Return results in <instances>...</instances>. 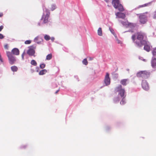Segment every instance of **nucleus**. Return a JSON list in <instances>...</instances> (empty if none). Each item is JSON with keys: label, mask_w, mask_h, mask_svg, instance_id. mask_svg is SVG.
Here are the masks:
<instances>
[{"label": "nucleus", "mask_w": 156, "mask_h": 156, "mask_svg": "<svg viewBox=\"0 0 156 156\" xmlns=\"http://www.w3.org/2000/svg\"><path fill=\"white\" fill-rule=\"evenodd\" d=\"M38 25H39V26H40V23H38Z\"/></svg>", "instance_id": "37998d69"}, {"label": "nucleus", "mask_w": 156, "mask_h": 156, "mask_svg": "<svg viewBox=\"0 0 156 156\" xmlns=\"http://www.w3.org/2000/svg\"><path fill=\"white\" fill-rule=\"evenodd\" d=\"M112 4L114 7L118 9L119 11H123L124 9L122 5L119 3V0H113Z\"/></svg>", "instance_id": "423d86ee"}, {"label": "nucleus", "mask_w": 156, "mask_h": 156, "mask_svg": "<svg viewBox=\"0 0 156 156\" xmlns=\"http://www.w3.org/2000/svg\"><path fill=\"white\" fill-rule=\"evenodd\" d=\"M32 46H31L28 50L27 51V54L30 56H34V57L35 56L34 54L35 53V51L34 48H31Z\"/></svg>", "instance_id": "9b49d317"}, {"label": "nucleus", "mask_w": 156, "mask_h": 156, "mask_svg": "<svg viewBox=\"0 0 156 156\" xmlns=\"http://www.w3.org/2000/svg\"><path fill=\"white\" fill-rule=\"evenodd\" d=\"M126 70H127L128 71V72H129V69H126Z\"/></svg>", "instance_id": "a19ab883"}, {"label": "nucleus", "mask_w": 156, "mask_h": 156, "mask_svg": "<svg viewBox=\"0 0 156 156\" xmlns=\"http://www.w3.org/2000/svg\"><path fill=\"white\" fill-rule=\"evenodd\" d=\"M116 99H117V101L118 100V99H119L118 98H117Z\"/></svg>", "instance_id": "c03bdc74"}, {"label": "nucleus", "mask_w": 156, "mask_h": 156, "mask_svg": "<svg viewBox=\"0 0 156 156\" xmlns=\"http://www.w3.org/2000/svg\"><path fill=\"white\" fill-rule=\"evenodd\" d=\"M151 64L153 68H154L156 66V58H154L152 59Z\"/></svg>", "instance_id": "dca6fc26"}, {"label": "nucleus", "mask_w": 156, "mask_h": 156, "mask_svg": "<svg viewBox=\"0 0 156 156\" xmlns=\"http://www.w3.org/2000/svg\"><path fill=\"white\" fill-rule=\"evenodd\" d=\"M43 12L41 20H43L42 23H46L48 21V19L49 17L50 12L49 10L44 6L43 7Z\"/></svg>", "instance_id": "f03ea898"}, {"label": "nucleus", "mask_w": 156, "mask_h": 156, "mask_svg": "<svg viewBox=\"0 0 156 156\" xmlns=\"http://www.w3.org/2000/svg\"><path fill=\"white\" fill-rule=\"evenodd\" d=\"M93 58H92V57H89V60H92L93 59Z\"/></svg>", "instance_id": "e433bc0d"}, {"label": "nucleus", "mask_w": 156, "mask_h": 156, "mask_svg": "<svg viewBox=\"0 0 156 156\" xmlns=\"http://www.w3.org/2000/svg\"><path fill=\"white\" fill-rule=\"evenodd\" d=\"M12 54L14 55H18L20 53V51L19 49L17 48H14L13 49L12 51Z\"/></svg>", "instance_id": "4468645a"}, {"label": "nucleus", "mask_w": 156, "mask_h": 156, "mask_svg": "<svg viewBox=\"0 0 156 156\" xmlns=\"http://www.w3.org/2000/svg\"><path fill=\"white\" fill-rule=\"evenodd\" d=\"M151 2H149L145 4L144 5H140L139 6L138 8H141L145 6H148V5L149 4H151Z\"/></svg>", "instance_id": "393cba45"}, {"label": "nucleus", "mask_w": 156, "mask_h": 156, "mask_svg": "<svg viewBox=\"0 0 156 156\" xmlns=\"http://www.w3.org/2000/svg\"><path fill=\"white\" fill-rule=\"evenodd\" d=\"M137 36V39H146L147 38L146 34L142 32H137L132 35V39H135Z\"/></svg>", "instance_id": "39448f33"}, {"label": "nucleus", "mask_w": 156, "mask_h": 156, "mask_svg": "<svg viewBox=\"0 0 156 156\" xmlns=\"http://www.w3.org/2000/svg\"><path fill=\"white\" fill-rule=\"evenodd\" d=\"M4 47L6 49H8V44H5L4 45Z\"/></svg>", "instance_id": "473e14b6"}, {"label": "nucleus", "mask_w": 156, "mask_h": 156, "mask_svg": "<svg viewBox=\"0 0 156 156\" xmlns=\"http://www.w3.org/2000/svg\"><path fill=\"white\" fill-rule=\"evenodd\" d=\"M153 18L154 19H156V9L153 13Z\"/></svg>", "instance_id": "cd10ccee"}, {"label": "nucleus", "mask_w": 156, "mask_h": 156, "mask_svg": "<svg viewBox=\"0 0 156 156\" xmlns=\"http://www.w3.org/2000/svg\"><path fill=\"white\" fill-rule=\"evenodd\" d=\"M116 42L119 44H122V42L120 40H116Z\"/></svg>", "instance_id": "2f4dec72"}, {"label": "nucleus", "mask_w": 156, "mask_h": 156, "mask_svg": "<svg viewBox=\"0 0 156 156\" xmlns=\"http://www.w3.org/2000/svg\"><path fill=\"white\" fill-rule=\"evenodd\" d=\"M109 76V73H107L104 80V83L106 86L109 85L110 83V79Z\"/></svg>", "instance_id": "9d476101"}, {"label": "nucleus", "mask_w": 156, "mask_h": 156, "mask_svg": "<svg viewBox=\"0 0 156 156\" xmlns=\"http://www.w3.org/2000/svg\"><path fill=\"white\" fill-rule=\"evenodd\" d=\"M11 69L13 72H16L18 70V68L16 66H13L11 67Z\"/></svg>", "instance_id": "6ab92c4d"}, {"label": "nucleus", "mask_w": 156, "mask_h": 156, "mask_svg": "<svg viewBox=\"0 0 156 156\" xmlns=\"http://www.w3.org/2000/svg\"><path fill=\"white\" fill-rule=\"evenodd\" d=\"M56 8V5L54 4H52L51 5V11H53Z\"/></svg>", "instance_id": "bb28decb"}, {"label": "nucleus", "mask_w": 156, "mask_h": 156, "mask_svg": "<svg viewBox=\"0 0 156 156\" xmlns=\"http://www.w3.org/2000/svg\"><path fill=\"white\" fill-rule=\"evenodd\" d=\"M114 101H116V100H115H115H114Z\"/></svg>", "instance_id": "a18cd8bd"}, {"label": "nucleus", "mask_w": 156, "mask_h": 156, "mask_svg": "<svg viewBox=\"0 0 156 156\" xmlns=\"http://www.w3.org/2000/svg\"><path fill=\"white\" fill-rule=\"evenodd\" d=\"M152 52L154 55H156V48L153 49Z\"/></svg>", "instance_id": "c85d7f7f"}, {"label": "nucleus", "mask_w": 156, "mask_h": 156, "mask_svg": "<svg viewBox=\"0 0 156 156\" xmlns=\"http://www.w3.org/2000/svg\"><path fill=\"white\" fill-rule=\"evenodd\" d=\"M44 39H55L54 37H50L49 35H45L44 37Z\"/></svg>", "instance_id": "aec40b11"}, {"label": "nucleus", "mask_w": 156, "mask_h": 156, "mask_svg": "<svg viewBox=\"0 0 156 156\" xmlns=\"http://www.w3.org/2000/svg\"><path fill=\"white\" fill-rule=\"evenodd\" d=\"M110 31H111V32L112 34H113V30H110Z\"/></svg>", "instance_id": "58836bf2"}, {"label": "nucleus", "mask_w": 156, "mask_h": 156, "mask_svg": "<svg viewBox=\"0 0 156 156\" xmlns=\"http://www.w3.org/2000/svg\"><path fill=\"white\" fill-rule=\"evenodd\" d=\"M52 58V55L51 54H50L46 56V59L47 60H50Z\"/></svg>", "instance_id": "412c9836"}, {"label": "nucleus", "mask_w": 156, "mask_h": 156, "mask_svg": "<svg viewBox=\"0 0 156 156\" xmlns=\"http://www.w3.org/2000/svg\"><path fill=\"white\" fill-rule=\"evenodd\" d=\"M142 88L145 90H147L148 89L149 86L147 82L145 80L142 81Z\"/></svg>", "instance_id": "ddd939ff"}, {"label": "nucleus", "mask_w": 156, "mask_h": 156, "mask_svg": "<svg viewBox=\"0 0 156 156\" xmlns=\"http://www.w3.org/2000/svg\"><path fill=\"white\" fill-rule=\"evenodd\" d=\"M24 55H25V52L23 53L21 57H22V59L23 60L24 59Z\"/></svg>", "instance_id": "f704fd0d"}, {"label": "nucleus", "mask_w": 156, "mask_h": 156, "mask_svg": "<svg viewBox=\"0 0 156 156\" xmlns=\"http://www.w3.org/2000/svg\"><path fill=\"white\" fill-rule=\"evenodd\" d=\"M150 73L148 71H141L138 72L136 76L138 77H142L143 78H147L150 75Z\"/></svg>", "instance_id": "20e7f679"}, {"label": "nucleus", "mask_w": 156, "mask_h": 156, "mask_svg": "<svg viewBox=\"0 0 156 156\" xmlns=\"http://www.w3.org/2000/svg\"><path fill=\"white\" fill-rule=\"evenodd\" d=\"M106 2H108V0H105Z\"/></svg>", "instance_id": "79ce46f5"}, {"label": "nucleus", "mask_w": 156, "mask_h": 156, "mask_svg": "<svg viewBox=\"0 0 156 156\" xmlns=\"http://www.w3.org/2000/svg\"><path fill=\"white\" fill-rule=\"evenodd\" d=\"M45 66V65L44 64H42L40 65V67L41 69L44 68Z\"/></svg>", "instance_id": "c756f323"}, {"label": "nucleus", "mask_w": 156, "mask_h": 156, "mask_svg": "<svg viewBox=\"0 0 156 156\" xmlns=\"http://www.w3.org/2000/svg\"><path fill=\"white\" fill-rule=\"evenodd\" d=\"M31 42V41L30 40H27L25 42V43L26 44H29Z\"/></svg>", "instance_id": "7c9ffc66"}, {"label": "nucleus", "mask_w": 156, "mask_h": 156, "mask_svg": "<svg viewBox=\"0 0 156 156\" xmlns=\"http://www.w3.org/2000/svg\"><path fill=\"white\" fill-rule=\"evenodd\" d=\"M3 26H0V31H1L3 29Z\"/></svg>", "instance_id": "c9c22d12"}, {"label": "nucleus", "mask_w": 156, "mask_h": 156, "mask_svg": "<svg viewBox=\"0 0 156 156\" xmlns=\"http://www.w3.org/2000/svg\"><path fill=\"white\" fill-rule=\"evenodd\" d=\"M6 54L8 58L9 63L11 65L14 64L16 61L15 57L13 56L10 52H6Z\"/></svg>", "instance_id": "6e6552de"}, {"label": "nucleus", "mask_w": 156, "mask_h": 156, "mask_svg": "<svg viewBox=\"0 0 156 156\" xmlns=\"http://www.w3.org/2000/svg\"><path fill=\"white\" fill-rule=\"evenodd\" d=\"M98 35L100 36H101L102 35V31L101 28L99 27L98 30Z\"/></svg>", "instance_id": "a211bd4d"}, {"label": "nucleus", "mask_w": 156, "mask_h": 156, "mask_svg": "<svg viewBox=\"0 0 156 156\" xmlns=\"http://www.w3.org/2000/svg\"><path fill=\"white\" fill-rule=\"evenodd\" d=\"M59 90H57L56 91V92H55V93L56 94H57V93L58 92Z\"/></svg>", "instance_id": "ea45409f"}, {"label": "nucleus", "mask_w": 156, "mask_h": 156, "mask_svg": "<svg viewBox=\"0 0 156 156\" xmlns=\"http://www.w3.org/2000/svg\"><path fill=\"white\" fill-rule=\"evenodd\" d=\"M119 22H121L122 24L124 26H126V27L131 28V29L129 30L128 31L130 32L131 33H133L135 32L136 29V24L131 23H129L127 20L126 21H124L120 20H119Z\"/></svg>", "instance_id": "7ed1b4c3"}, {"label": "nucleus", "mask_w": 156, "mask_h": 156, "mask_svg": "<svg viewBox=\"0 0 156 156\" xmlns=\"http://www.w3.org/2000/svg\"><path fill=\"white\" fill-rule=\"evenodd\" d=\"M134 41L140 47L144 45V49L147 52L150 51V47L147 44V42L145 40H134Z\"/></svg>", "instance_id": "f257e3e1"}, {"label": "nucleus", "mask_w": 156, "mask_h": 156, "mask_svg": "<svg viewBox=\"0 0 156 156\" xmlns=\"http://www.w3.org/2000/svg\"><path fill=\"white\" fill-rule=\"evenodd\" d=\"M30 63L34 66H36L37 65V63L34 60H32L30 62Z\"/></svg>", "instance_id": "4be33fe9"}, {"label": "nucleus", "mask_w": 156, "mask_h": 156, "mask_svg": "<svg viewBox=\"0 0 156 156\" xmlns=\"http://www.w3.org/2000/svg\"><path fill=\"white\" fill-rule=\"evenodd\" d=\"M129 80L128 79H123L120 81V83L123 86H125L127 84Z\"/></svg>", "instance_id": "2eb2a0df"}, {"label": "nucleus", "mask_w": 156, "mask_h": 156, "mask_svg": "<svg viewBox=\"0 0 156 156\" xmlns=\"http://www.w3.org/2000/svg\"><path fill=\"white\" fill-rule=\"evenodd\" d=\"M139 20L142 24L145 23L147 21V16L145 13L140 14L139 16Z\"/></svg>", "instance_id": "1a4fd4ad"}, {"label": "nucleus", "mask_w": 156, "mask_h": 156, "mask_svg": "<svg viewBox=\"0 0 156 156\" xmlns=\"http://www.w3.org/2000/svg\"><path fill=\"white\" fill-rule=\"evenodd\" d=\"M4 38V36L1 34H0V39H2Z\"/></svg>", "instance_id": "72a5a7b5"}, {"label": "nucleus", "mask_w": 156, "mask_h": 156, "mask_svg": "<svg viewBox=\"0 0 156 156\" xmlns=\"http://www.w3.org/2000/svg\"><path fill=\"white\" fill-rule=\"evenodd\" d=\"M115 90L116 92H118L119 94L122 98H123L125 96V91L122 88V86L121 85H119L115 88Z\"/></svg>", "instance_id": "0eeeda50"}, {"label": "nucleus", "mask_w": 156, "mask_h": 156, "mask_svg": "<svg viewBox=\"0 0 156 156\" xmlns=\"http://www.w3.org/2000/svg\"><path fill=\"white\" fill-rule=\"evenodd\" d=\"M115 15L116 16V18H119L122 19H124L126 17L125 14L121 12H117L116 13Z\"/></svg>", "instance_id": "f8f14e48"}, {"label": "nucleus", "mask_w": 156, "mask_h": 156, "mask_svg": "<svg viewBox=\"0 0 156 156\" xmlns=\"http://www.w3.org/2000/svg\"><path fill=\"white\" fill-rule=\"evenodd\" d=\"M3 14L2 13H0V17H1L3 16Z\"/></svg>", "instance_id": "4c0bfd02"}, {"label": "nucleus", "mask_w": 156, "mask_h": 156, "mask_svg": "<svg viewBox=\"0 0 156 156\" xmlns=\"http://www.w3.org/2000/svg\"><path fill=\"white\" fill-rule=\"evenodd\" d=\"M43 36V34H41L35 37L34 39H42Z\"/></svg>", "instance_id": "b1692460"}, {"label": "nucleus", "mask_w": 156, "mask_h": 156, "mask_svg": "<svg viewBox=\"0 0 156 156\" xmlns=\"http://www.w3.org/2000/svg\"><path fill=\"white\" fill-rule=\"evenodd\" d=\"M126 95H125V97H124L122 99V101L120 102V104L121 105H124L126 102L125 101V100L124 99V98L126 97Z\"/></svg>", "instance_id": "5701e85b"}, {"label": "nucleus", "mask_w": 156, "mask_h": 156, "mask_svg": "<svg viewBox=\"0 0 156 156\" xmlns=\"http://www.w3.org/2000/svg\"><path fill=\"white\" fill-rule=\"evenodd\" d=\"M82 63L83 64L85 65H87L88 64V62L87 58L84 59L82 61Z\"/></svg>", "instance_id": "a878e982"}, {"label": "nucleus", "mask_w": 156, "mask_h": 156, "mask_svg": "<svg viewBox=\"0 0 156 156\" xmlns=\"http://www.w3.org/2000/svg\"><path fill=\"white\" fill-rule=\"evenodd\" d=\"M47 71L45 69H43L40 71L39 73V75H42L45 74L47 73Z\"/></svg>", "instance_id": "f3484780"}]
</instances>
